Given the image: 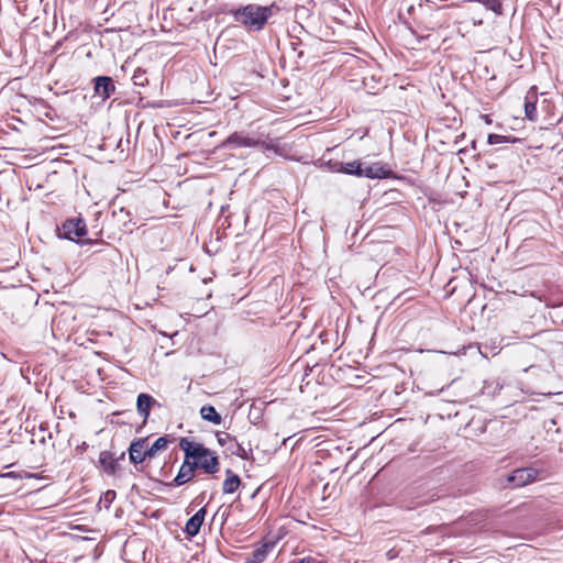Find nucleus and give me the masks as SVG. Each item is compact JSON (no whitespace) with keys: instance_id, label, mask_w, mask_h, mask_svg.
I'll return each instance as SVG.
<instances>
[{"instance_id":"obj_11","label":"nucleus","mask_w":563,"mask_h":563,"mask_svg":"<svg viewBox=\"0 0 563 563\" xmlns=\"http://www.w3.org/2000/svg\"><path fill=\"white\" fill-rule=\"evenodd\" d=\"M195 463H198V467L202 468L207 474H214L219 471V459L210 450L206 456Z\"/></svg>"},{"instance_id":"obj_16","label":"nucleus","mask_w":563,"mask_h":563,"mask_svg":"<svg viewBox=\"0 0 563 563\" xmlns=\"http://www.w3.org/2000/svg\"><path fill=\"white\" fill-rule=\"evenodd\" d=\"M99 463L103 466L106 472H108L109 474H114L117 462L113 459L112 453H110L109 451H102L99 454Z\"/></svg>"},{"instance_id":"obj_6","label":"nucleus","mask_w":563,"mask_h":563,"mask_svg":"<svg viewBox=\"0 0 563 563\" xmlns=\"http://www.w3.org/2000/svg\"><path fill=\"white\" fill-rule=\"evenodd\" d=\"M95 93L106 100L115 91L113 79L109 76H99L93 79Z\"/></svg>"},{"instance_id":"obj_3","label":"nucleus","mask_w":563,"mask_h":563,"mask_svg":"<svg viewBox=\"0 0 563 563\" xmlns=\"http://www.w3.org/2000/svg\"><path fill=\"white\" fill-rule=\"evenodd\" d=\"M179 448L185 453V460L192 462L201 460L208 453L209 449L205 448L201 443H196L188 438H181L179 441Z\"/></svg>"},{"instance_id":"obj_20","label":"nucleus","mask_w":563,"mask_h":563,"mask_svg":"<svg viewBox=\"0 0 563 563\" xmlns=\"http://www.w3.org/2000/svg\"><path fill=\"white\" fill-rule=\"evenodd\" d=\"M132 80L135 86L145 87L148 82L146 71L137 68L133 74Z\"/></svg>"},{"instance_id":"obj_26","label":"nucleus","mask_w":563,"mask_h":563,"mask_svg":"<svg viewBox=\"0 0 563 563\" xmlns=\"http://www.w3.org/2000/svg\"><path fill=\"white\" fill-rule=\"evenodd\" d=\"M114 498H115V492L114 490H107L104 493V500H106V503L111 504Z\"/></svg>"},{"instance_id":"obj_2","label":"nucleus","mask_w":563,"mask_h":563,"mask_svg":"<svg viewBox=\"0 0 563 563\" xmlns=\"http://www.w3.org/2000/svg\"><path fill=\"white\" fill-rule=\"evenodd\" d=\"M58 235L73 242H79L87 235L85 220L80 217L66 220L58 229Z\"/></svg>"},{"instance_id":"obj_18","label":"nucleus","mask_w":563,"mask_h":563,"mask_svg":"<svg viewBox=\"0 0 563 563\" xmlns=\"http://www.w3.org/2000/svg\"><path fill=\"white\" fill-rule=\"evenodd\" d=\"M168 443L169 440L167 437L157 438L151 446L146 445L145 455H147L148 459L154 457L158 451L165 450Z\"/></svg>"},{"instance_id":"obj_10","label":"nucleus","mask_w":563,"mask_h":563,"mask_svg":"<svg viewBox=\"0 0 563 563\" xmlns=\"http://www.w3.org/2000/svg\"><path fill=\"white\" fill-rule=\"evenodd\" d=\"M537 92L534 90V87H532L525 99V114L526 118L530 121H537L538 113H537Z\"/></svg>"},{"instance_id":"obj_8","label":"nucleus","mask_w":563,"mask_h":563,"mask_svg":"<svg viewBox=\"0 0 563 563\" xmlns=\"http://www.w3.org/2000/svg\"><path fill=\"white\" fill-rule=\"evenodd\" d=\"M146 451V439L141 438L132 441L129 448L130 461L134 464H141L147 459L145 455Z\"/></svg>"},{"instance_id":"obj_12","label":"nucleus","mask_w":563,"mask_h":563,"mask_svg":"<svg viewBox=\"0 0 563 563\" xmlns=\"http://www.w3.org/2000/svg\"><path fill=\"white\" fill-rule=\"evenodd\" d=\"M361 173H362V177H366L369 179H375V178L380 179V178L388 177L390 172L387 170L382 164L374 163L365 168L362 166Z\"/></svg>"},{"instance_id":"obj_23","label":"nucleus","mask_w":563,"mask_h":563,"mask_svg":"<svg viewBox=\"0 0 563 563\" xmlns=\"http://www.w3.org/2000/svg\"><path fill=\"white\" fill-rule=\"evenodd\" d=\"M217 440L220 445H227L229 442L235 441V439L227 432H217Z\"/></svg>"},{"instance_id":"obj_5","label":"nucleus","mask_w":563,"mask_h":563,"mask_svg":"<svg viewBox=\"0 0 563 563\" xmlns=\"http://www.w3.org/2000/svg\"><path fill=\"white\" fill-rule=\"evenodd\" d=\"M260 144H264L258 140L243 135L242 133L234 132L228 136L221 144L224 148H236V147H254Z\"/></svg>"},{"instance_id":"obj_9","label":"nucleus","mask_w":563,"mask_h":563,"mask_svg":"<svg viewBox=\"0 0 563 563\" xmlns=\"http://www.w3.org/2000/svg\"><path fill=\"white\" fill-rule=\"evenodd\" d=\"M205 516H206V509L205 508L199 509L186 522L185 532L190 537H195L196 534H198V532L203 523Z\"/></svg>"},{"instance_id":"obj_15","label":"nucleus","mask_w":563,"mask_h":563,"mask_svg":"<svg viewBox=\"0 0 563 563\" xmlns=\"http://www.w3.org/2000/svg\"><path fill=\"white\" fill-rule=\"evenodd\" d=\"M272 547L273 544L265 543L253 550L246 558V563H262L267 558L268 550Z\"/></svg>"},{"instance_id":"obj_4","label":"nucleus","mask_w":563,"mask_h":563,"mask_svg":"<svg viewBox=\"0 0 563 563\" xmlns=\"http://www.w3.org/2000/svg\"><path fill=\"white\" fill-rule=\"evenodd\" d=\"M537 474V471L531 467L518 468L507 476V482L512 487H521L533 482Z\"/></svg>"},{"instance_id":"obj_14","label":"nucleus","mask_w":563,"mask_h":563,"mask_svg":"<svg viewBox=\"0 0 563 563\" xmlns=\"http://www.w3.org/2000/svg\"><path fill=\"white\" fill-rule=\"evenodd\" d=\"M225 474H227V478L223 482L222 490L224 494H233L240 487L241 479L231 470H227Z\"/></svg>"},{"instance_id":"obj_7","label":"nucleus","mask_w":563,"mask_h":563,"mask_svg":"<svg viewBox=\"0 0 563 563\" xmlns=\"http://www.w3.org/2000/svg\"><path fill=\"white\" fill-rule=\"evenodd\" d=\"M196 468H198V463L184 460L178 474L174 478L173 483H170V485L181 486L188 483L194 478Z\"/></svg>"},{"instance_id":"obj_1","label":"nucleus","mask_w":563,"mask_h":563,"mask_svg":"<svg viewBox=\"0 0 563 563\" xmlns=\"http://www.w3.org/2000/svg\"><path fill=\"white\" fill-rule=\"evenodd\" d=\"M280 8L276 3L269 5H260L250 3L241 7L232 12L236 22L241 23L246 30L251 32L262 31L268 20L278 14Z\"/></svg>"},{"instance_id":"obj_19","label":"nucleus","mask_w":563,"mask_h":563,"mask_svg":"<svg viewBox=\"0 0 563 563\" xmlns=\"http://www.w3.org/2000/svg\"><path fill=\"white\" fill-rule=\"evenodd\" d=\"M362 163L360 161H353V162H343L342 173L347 175H353L356 177H362Z\"/></svg>"},{"instance_id":"obj_24","label":"nucleus","mask_w":563,"mask_h":563,"mask_svg":"<svg viewBox=\"0 0 563 563\" xmlns=\"http://www.w3.org/2000/svg\"><path fill=\"white\" fill-rule=\"evenodd\" d=\"M328 164L332 172L342 173L343 162L330 159Z\"/></svg>"},{"instance_id":"obj_21","label":"nucleus","mask_w":563,"mask_h":563,"mask_svg":"<svg viewBox=\"0 0 563 563\" xmlns=\"http://www.w3.org/2000/svg\"><path fill=\"white\" fill-rule=\"evenodd\" d=\"M485 7L497 14L503 13V7L500 0H483Z\"/></svg>"},{"instance_id":"obj_22","label":"nucleus","mask_w":563,"mask_h":563,"mask_svg":"<svg viewBox=\"0 0 563 563\" xmlns=\"http://www.w3.org/2000/svg\"><path fill=\"white\" fill-rule=\"evenodd\" d=\"M487 142L490 145H497V144L509 142V137L505 136V135H499V134H489Z\"/></svg>"},{"instance_id":"obj_17","label":"nucleus","mask_w":563,"mask_h":563,"mask_svg":"<svg viewBox=\"0 0 563 563\" xmlns=\"http://www.w3.org/2000/svg\"><path fill=\"white\" fill-rule=\"evenodd\" d=\"M200 416L203 420L220 424L222 421L221 416L217 412L213 406H202L200 409Z\"/></svg>"},{"instance_id":"obj_25","label":"nucleus","mask_w":563,"mask_h":563,"mask_svg":"<svg viewBox=\"0 0 563 563\" xmlns=\"http://www.w3.org/2000/svg\"><path fill=\"white\" fill-rule=\"evenodd\" d=\"M234 454H236L238 456H240L241 459H247V452L246 450L239 443H236V450L233 451Z\"/></svg>"},{"instance_id":"obj_13","label":"nucleus","mask_w":563,"mask_h":563,"mask_svg":"<svg viewBox=\"0 0 563 563\" xmlns=\"http://www.w3.org/2000/svg\"><path fill=\"white\" fill-rule=\"evenodd\" d=\"M155 404V399L148 394H140L136 399V409L141 417H143L144 421L147 420L150 416V410L152 405Z\"/></svg>"}]
</instances>
